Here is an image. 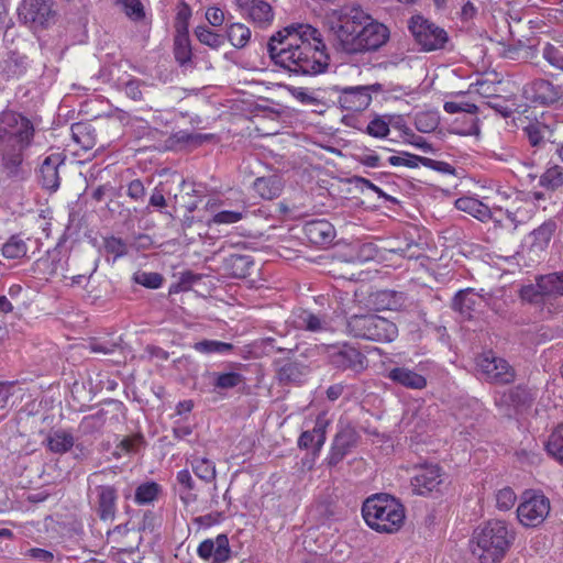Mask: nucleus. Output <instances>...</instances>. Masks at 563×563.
Masks as SVG:
<instances>
[{
  "mask_svg": "<svg viewBox=\"0 0 563 563\" xmlns=\"http://www.w3.org/2000/svg\"><path fill=\"white\" fill-rule=\"evenodd\" d=\"M118 467H109L93 472L88 476V484L96 485L97 493V512L101 520H113L117 511L118 488L106 484L113 478Z\"/></svg>",
  "mask_w": 563,
  "mask_h": 563,
  "instance_id": "nucleus-8",
  "label": "nucleus"
},
{
  "mask_svg": "<svg viewBox=\"0 0 563 563\" xmlns=\"http://www.w3.org/2000/svg\"><path fill=\"white\" fill-rule=\"evenodd\" d=\"M539 184L547 190H556L563 185V168L558 165L548 168L541 175Z\"/></svg>",
  "mask_w": 563,
  "mask_h": 563,
  "instance_id": "nucleus-48",
  "label": "nucleus"
},
{
  "mask_svg": "<svg viewBox=\"0 0 563 563\" xmlns=\"http://www.w3.org/2000/svg\"><path fill=\"white\" fill-rule=\"evenodd\" d=\"M251 35L252 32L250 27L243 23H231L227 27L228 40L239 49L244 48L249 44Z\"/></svg>",
  "mask_w": 563,
  "mask_h": 563,
  "instance_id": "nucleus-39",
  "label": "nucleus"
},
{
  "mask_svg": "<svg viewBox=\"0 0 563 563\" xmlns=\"http://www.w3.org/2000/svg\"><path fill=\"white\" fill-rule=\"evenodd\" d=\"M360 434L351 423L340 424L332 441L327 463L336 466L357 445Z\"/></svg>",
  "mask_w": 563,
  "mask_h": 563,
  "instance_id": "nucleus-13",
  "label": "nucleus"
},
{
  "mask_svg": "<svg viewBox=\"0 0 563 563\" xmlns=\"http://www.w3.org/2000/svg\"><path fill=\"white\" fill-rule=\"evenodd\" d=\"M71 136L74 141L85 151L95 147L97 135L95 128L88 122H77L71 125Z\"/></svg>",
  "mask_w": 563,
  "mask_h": 563,
  "instance_id": "nucleus-34",
  "label": "nucleus"
},
{
  "mask_svg": "<svg viewBox=\"0 0 563 563\" xmlns=\"http://www.w3.org/2000/svg\"><path fill=\"white\" fill-rule=\"evenodd\" d=\"M287 322L294 329L310 332H321L328 329V322L324 318L302 308L292 310Z\"/></svg>",
  "mask_w": 563,
  "mask_h": 563,
  "instance_id": "nucleus-23",
  "label": "nucleus"
},
{
  "mask_svg": "<svg viewBox=\"0 0 563 563\" xmlns=\"http://www.w3.org/2000/svg\"><path fill=\"white\" fill-rule=\"evenodd\" d=\"M240 13L261 29L273 24L275 12L266 0H235Z\"/></svg>",
  "mask_w": 563,
  "mask_h": 563,
  "instance_id": "nucleus-14",
  "label": "nucleus"
},
{
  "mask_svg": "<svg viewBox=\"0 0 563 563\" xmlns=\"http://www.w3.org/2000/svg\"><path fill=\"white\" fill-rule=\"evenodd\" d=\"M330 424V420L325 412H321L317 416L314 427L310 430L314 434L316 439V454H319L327 440V428Z\"/></svg>",
  "mask_w": 563,
  "mask_h": 563,
  "instance_id": "nucleus-50",
  "label": "nucleus"
},
{
  "mask_svg": "<svg viewBox=\"0 0 563 563\" xmlns=\"http://www.w3.org/2000/svg\"><path fill=\"white\" fill-rule=\"evenodd\" d=\"M372 301L377 310H399L406 302V295L401 291L383 289L372 296Z\"/></svg>",
  "mask_w": 563,
  "mask_h": 563,
  "instance_id": "nucleus-29",
  "label": "nucleus"
},
{
  "mask_svg": "<svg viewBox=\"0 0 563 563\" xmlns=\"http://www.w3.org/2000/svg\"><path fill=\"white\" fill-rule=\"evenodd\" d=\"M439 124L438 117L434 113L421 112L416 115L415 125L416 129L423 133H429Z\"/></svg>",
  "mask_w": 563,
  "mask_h": 563,
  "instance_id": "nucleus-57",
  "label": "nucleus"
},
{
  "mask_svg": "<svg viewBox=\"0 0 563 563\" xmlns=\"http://www.w3.org/2000/svg\"><path fill=\"white\" fill-rule=\"evenodd\" d=\"M191 16L190 7L183 2L178 8L176 19H175V33H189L188 25L189 19Z\"/></svg>",
  "mask_w": 563,
  "mask_h": 563,
  "instance_id": "nucleus-60",
  "label": "nucleus"
},
{
  "mask_svg": "<svg viewBox=\"0 0 563 563\" xmlns=\"http://www.w3.org/2000/svg\"><path fill=\"white\" fill-rule=\"evenodd\" d=\"M1 165L2 170L8 178L21 180L24 179L29 170L24 168V151L26 148H19L12 146H1Z\"/></svg>",
  "mask_w": 563,
  "mask_h": 563,
  "instance_id": "nucleus-22",
  "label": "nucleus"
},
{
  "mask_svg": "<svg viewBox=\"0 0 563 563\" xmlns=\"http://www.w3.org/2000/svg\"><path fill=\"white\" fill-rule=\"evenodd\" d=\"M200 559L208 561L212 559L213 563H225L231 558V549L227 534H218L217 538L203 540L197 549Z\"/></svg>",
  "mask_w": 563,
  "mask_h": 563,
  "instance_id": "nucleus-18",
  "label": "nucleus"
},
{
  "mask_svg": "<svg viewBox=\"0 0 563 563\" xmlns=\"http://www.w3.org/2000/svg\"><path fill=\"white\" fill-rule=\"evenodd\" d=\"M106 424V416L102 411L84 417L79 424V430L85 435L100 433Z\"/></svg>",
  "mask_w": 563,
  "mask_h": 563,
  "instance_id": "nucleus-47",
  "label": "nucleus"
},
{
  "mask_svg": "<svg viewBox=\"0 0 563 563\" xmlns=\"http://www.w3.org/2000/svg\"><path fill=\"white\" fill-rule=\"evenodd\" d=\"M483 297L473 289L460 290L453 299L452 307L465 320L473 318L474 313L482 306Z\"/></svg>",
  "mask_w": 563,
  "mask_h": 563,
  "instance_id": "nucleus-24",
  "label": "nucleus"
},
{
  "mask_svg": "<svg viewBox=\"0 0 563 563\" xmlns=\"http://www.w3.org/2000/svg\"><path fill=\"white\" fill-rule=\"evenodd\" d=\"M514 200L510 206L505 208L506 219L509 223L500 224V227L516 230L520 224L526 223L533 214V205L521 198V195L514 192ZM495 222L501 223V220L495 219Z\"/></svg>",
  "mask_w": 563,
  "mask_h": 563,
  "instance_id": "nucleus-19",
  "label": "nucleus"
},
{
  "mask_svg": "<svg viewBox=\"0 0 563 563\" xmlns=\"http://www.w3.org/2000/svg\"><path fill=\"white\" fill-rule=\"evenodd\" d=\"M375 86L345 87L339 90L338 104L346 111L365 110L372 102V91Z\"/></svg>",
  "mask_w": 563,
  "mask_h": 563,
  "instance_id": "nucleus-15",
  "label": "nucleus"
},
{
  "mask_svg": "<svg viewBox=\"0 0 563 563\" xmlns=\"http://www.w3.org/2000/svg\"><path fill=\"white\" fill-rule=\"evenodd\" d=\"M386 377L405 388L421 390L427 387V378L405 366H397L388 371Z\"/></svg>",
  "mask_w": 563,
  "mask_h": 563,
  "instance_id": "nucleus-25",
  "label": "nucleus"
},
{
  "mask_svg": "<svg viewBox=\"0 0 563 563\" xmlns=\"http://www.w3.org/2000/svg\"><path fill=\"white\" fill-rule=\"evenodd\" d=\"M174 56L180 67L187 68L192 66V51L189 33H175Z\"/></svg>",
  "mask_w": 563,
  "mask_h": 563,
  "instance_id": "nucleus-33",
  "label": "nucleus"
},
{
  "mask_svg": "<svg viewBox=\"0 0 563 563\" xmlns=\"http://www.w3.org/2000/svg\"><path fill=\"white\" fill-rule=\"evenodd\" d=\"M63 165V159L58 154L47 156L40 167V183L43 188L55 191L60 184L58 168Z\"/></svg>",
  "mask_w": 563,
  "mask_h": 563,
  "instance_id": "nucleus-27",
  "label": "nucleus"
},
{
  "mask_svg": "<svg viewBox=\"0 0 563 563\" xmlns=\"http://www.w3.org/2000/svg\"><path fill=\"white\" fill-rule=\"evenodd\" d=\"M133 282L150 289L162 287L164 277L156 272H136L133 275Z\"/></svg>",
  "mask_w": 563,
  "mask_h": 563,
  "instance_id": "nucleus-51",
  "label": "nucleus"
},
{
  "mask_svg": "<svg viewBox=\"0 0 563 563\" xmlns=\"http://www.w3.org/2000/svg\"><path fill=\"white\" fill-rule=\"evenodd\" d=\"M516 500L517 496L510 487H504L496 493V507L501 511L512 508Z\"/></svg>",
  "mask_w": 563,
  "mask_h": 563,
  "instance_id": "nucleus-58",
  "label": "nucleus"
},
{
  "mask_svg": "<svg viewBox=\"0 0 563 563\" xmlns=\"http://www.w3.org/2000/svg\"><path fill=\"white\" fill-rule=\"evenodd\" d=\"M197 40L212 49H218L224 44V36L210 30L206 25H199L195 29Z\"/></svg>",
  "mask_w": 563,
  "mask_h": 563,
  "instance_id": "nucleus-46",
  "label": "nucleus"
},
{
  "mask_svg": "<svg viewBox=\"0 0 563 563\" xmlns=\"http://www.w3.org/2000/svg\"><path fill=\"white\" fill-rule=\"evenodd\" d=\"M162 488L155 482H146L135 489L134 500L139 505H147L157 499Z\"/></svg>",
  "mask_w": 563,
  "mask_h": 563,
  "instance_id": "nucleus-44",
  "label": "nucleus"
},
{
  "mask_svg": "<svg viewBox=\"0 0 563 563\" xmlns=\"http://www.w3.org/2000/svg\"><path fill=\"white\" fill-rule=\"evenodd\" d=\"M122 5L124 13L134 21H141L145 16L144 7L140 0H117Z\"/></svg>",
  "mask_w": 563,
  "mask_h": 563,
  "instance_id": "nucleus-55",
  "label": "nucleus"
},
{
  "mask_svg": "<svg viewBox=\"0 0 563 563\" xmlns=\"http://www.w3.org/2000/svg\"><path fill=\"white\" fill-rule=\"evenodd\" d=\"M454 205L457 210L466 212L482 222L495 220L490 208L476 198L461 197L455 200Z\"/></svg>",
  "mask_w": 563,
  "mask_h": 563,
  "instance_id": "nucleus-28",
  "label": "nucleus"
},
{
  "mask_svg": "<svg viewBox=\"0 0 563 563\" xmlns=\"http://www.w3.org/2000/svg\"><path fill=\"white\" fill-rule=\"evenodd\" d=\"M253 189L263 199L272 200L282 194L283 181L279 176L258 177L253 183Z\"/></svg>",
  "mask_w": 563,
  "mask_h": 563,
  "instance_id": "nucleus-31",
  "label": "nucleus"
},
{
  "mask_svg": "<svg viewBox=\"0 0 563 563\" xmlns=\"http://www.w3.org/2000/svg\"><path fill=\"white\" fill-rule=\"evenodd\" d=\"M245 210L236 211V210H223L216 213L211 220L212 223L216 224H231L239 222L243 219Z\"/></svg>",
  "mask_w": 563,
  "mask_h": 563,
  "instance_id": "nucleus-62",
  "label": "nucleus"
},
{
  "mask_svg": "<svg viewBox=\"0 0 563 563\" xmlns=\"http://www.w3.org/2000/svg\"><path fill=\"white\" fill-rule=\"evenodd\" d=\"M441 483L442 473L438 465H426L419 467L411 481L413 492L421 496L437 490Z\"/></svg>",
  "mask_w": 563,
  "mask_h": 563,
  "instance_id": "nucleus-21",
  "label": "nucleus"
},
{
  "mask_svg": "<svg viewBox=\"0 0 563 563\" xmlns=\"http://www.w3.org/2000/svg\"><path fill=\"white\" fill-rule=\"evenodd\" d=\"M445 112L450 114L466 112L471 114H475L478 110L477 106L468 102H455V101H446L443 106Z\"/></svg>",
  "mask_w": 563,
  "mask_h": 563,
  "instance_id": "nucleus-64",
  "label": "nucleus"
},
{
  "mask_svg": "<svg viewBox=\"0 0 563 563\" xmlns=\"http://www.w3.org/2000/svg\"><path fill=\"white\" fill-rule=\"evenodd\" d=\"M365 132L373 137L384 139L390 132L389 123L380 117H375L367 124Z\"/></svg>",
  "mask_w": 563,
  "mask_h": 563,
  "instance_id": "nucleus-54",
  "label": "nucleus"
},
{
  "mask_svg": "<svg viewBox=\"0 0 563 563\" xmlns=\"http://www.w3.org/2000/svg\"><path fill=\"white\" fill-rule=\"evenodd\" d=\"M323 25L339 51L349 55L376 52L389 40L388 27L375 20L360 4L347 3L330 9Z\"/></svg>",
  "mask_w": 563,
  "mask_h": 563,
  "instance_id": "nucleus-2",
  "label": "nucleus"
},
{
  "mask_svg": "<svg viewBox=\"0 0 563 563\" xmlns=\"http://www.w3.org/2000/svg\"><path fill=\"white\" fill-rule=\"evenodd\" d=\"M522 92L527 100L543 107H551L562 99L563 86L547 78H536L523 86Z\"/></svg>",
  "mask_w": 563,
  "mask_h": 563,
  "instance_id": "nucleus-11",
  "label": "nucleus"
},
{
  "mask_svg": "<svg viewBox=\"0 0 563 563\" xmlns=\"http://www.w3.org/2000/svg\"><path fill=\"white\" fill-rule=\"evenodd\" d=\"M516 539L512 527L504 520H489L477 529L471 550L479 563H500Z\"/></svg>",
  "mask_w": 563,
  "mask_h": 563,
  "instance_id": "nucleus-3",
  "label": "nucleus"
},
{
  "mask_svg": "<svg viewBox=\"0 0 563 563\" xmlns=\"http://www.w3.org/2000/svg\"><path fill=\"white\" fill-rule=\"evenodd\" d=\"M53 0H23L19 18L25 24L44 26L53 16Z\"/></svg>",
  "mask_w": 563,
  "mask_h": 563,
  "instance_id": "nucleus-16",
  "label": "nucleus"
},
{
  "mask_svg": "<svg viewBox=\"0 0 563 563\" xmlns=\"http://www.w3.org/2000/svg\"><path fill=\"white\" fill-rule=\"evenodd\" d=\"M278 365L277 377L279 382L285 385L300 384L309 374V367L300 361L287 358L285 361H278Z\"/></svg>",
  "mask_w": 563,
  "mask_h": 563,
  "instance_id": "nucleus-26",
  "label": "nucleus"
},
{
  "mask_svg": "<svg viewBox=\"0 0 563 563\" xmlns=\"http://www.w3.org/2000/svg\"><path fill=\"white\" fill-rule=\"evenodd\" d=\"M34 134L35 129L29 118L11 110L0 112V146L29 148Z\"/></svg>",
  "mask_w": 563,
  "mask_h": 563,
  "instance_id": "nucleus-6",
  "label": "nucleus"
},
{
  "mask_svg": "<svg viewBox=\"0 0 563 563\" xmlns=\"http://www.w3.org/2000/svg\"><path fill=\"white\" fill-rule=\"evenodd\" d=\"M523 131L532 146H539L552 136L550 126L540 121L530 122Z\"/></svg>",
  "mask_w": 563,
  "mask_h": 563,
  "instance_id": "nucleus-40",
  "label": "nucleus"
},
{
  "mask_svg": "<svg viewBox=\"0 0 563 563\" xmlns=\"http://www.w3.org/2000/svg\"><path fill=\"white\" fill-rule=\"evenodd\" d=\"M224 269L234 278H245L254 265L250 255L231 254L224 258Z\"/></svg>",
  "mask_w": 563,
  "mask_h": 563,
  "instance_id": "nucleus-32",
  "label": "nucleus"
},
{
  "mask_svg": "<svg viewBox=\"0 0 563 563\" xmlns=\"http://www.w3.org/2000/svg\"><path fill=\"white\" fill-rule=\"evenodd\" d=\"M209 139L207 134L191 133L185 130H180L173 134V140L178 144H194L200 145Z\"/></svg>",
  "mask_w": 563,
  "mask_h": 563,
  "instance_id": "nucleus-61",
  "label": "nucleus"
},
{
  "mask_svg": "<svg viewBox=\"0 0 563 563\" xmlns=\"http://www.w3.org/2000/svg\"><path fill=\"white\" fill-rule=\"evenodd\" d=\"M460 2H461L460 19L463 22H468L476 18L479 9H482L486 5L487 0H460Z\"/></svg>",
  "mask_w": 563,
  "mask_h": 563,
  "instance_id": "nucleus-53",
  "label": "nucleus"
},
{
  "mask_svg": "<svg viewBox=\"0 0 563 563\" xmlns=\"http://www.w3.org/2000/svg\"><path fill=\"white\" fill-rule=\"evenodd\" d=\"M477 366L484 378L489 383L510 384L515 380L514 368L506 360L496 356L492 351L478 357Z\"/></svg>",
  "mask_w": 563,
  "mask_h": 563,
  "instance_id": "nucleus-12",
  "label": "nucleus"
},
{
  "mask_svg": "<svg viewBox=\"0 0 563 563\" xmlns=\"http://www.w3.org/2000/svg\"><path fill=\"white\" fill-rule=\"evenodd\" d=\"M362 515L369 528L380 533H395L404 525L405 507L388 494H375L363 503Z\"/></svg>",
  "mask_w": 563,
  "mask_h": 563,
  "instance_id": "nucleus-4",
  "label": "nucleus"
},
{
  "mask_svg": "<svg viewBox=\"0 0 563 563\" xmlns=\"http://www.w3.org/2000/svg\"><path fill=\"white\" fill-rule=\"evenodd\" d=\"M214 387L219 389H231L243 383L244 377L238 372L214 374Z\"/></svg>",
  "mask_w": 563,
  "mask_h": 563,
  "instance_id": "nucleus-52",
  "label": "nucleus"
},
{
  "mask_svg": "<svg viewBox=\"0 0 563 563\" xmlns=\"http://www.w3.org/2000/svg\"><path fill=\"white\" fill-rule=\"evenodd\" d=\"M46 443L49 451L63 454L68 452L75 444L73 434L66 430H55L46 438Z\"/></svg>",
  "mask_w": 563,
  "mask_h": 563,
  "instance_id": "nucleus-36",
  "label": "nucleus"
},
{
  "mask_svg": "<svg viewBox=\"0 0 563 563\" xmlns=\"http://www.w3.org/2000/svg\"><path fill=\"white\" fill-rule=\"evenodd\" d=\"M555 230V221L549 220L543 222L539 228L530 233L531 249L537 252L544 251L548 247Z\"/></svg>",
  "mask_w": 563,
  "mask_h": 563,
  "instance_id": "nucleus-35",
  "label": "nucleus"
},
{
  "mask_svg": "<svg viewBox=\"0 0 563 563\" xmlns=\"http://www.w3.org/2000/svg\"><path fill=\"white\" fill-rule=\"evenodd\" d=\"M356 159L358 163L366 167L377 168L383 166L380 156L374 150L365 148L357 156Z\"/></svg>",
  "mask_w": 563,
  "mask_h": 563,
  "instance_id": "nucleus-63",
  "label": "nucleus"
},
{
  "mask_svg": "<svg viewBox=\"0 0 563 563\" xmlns=\"http://www.w3.org/2000/svg\"><path fill=\"white\" fill-rule=\"evenodd\" d=\"M122 339L119 336L117 339L111 338H91L88 341L87 349L91 353L111 355L118 349L121 347Z\"/></svg>",
  "mask_w": 563,
  "mask_h": 563,
  "instance_id": "nucleus-41",
  "label": "nucleus"
},
{
  "mask_svg": "<svg viewBox=\"0 0 563 563\" xmlns=\"http://www.w3.org/2000/svg\"><path fill=\"white\" fill-rule=\"evenodd\" d=\"M189 462L192 472L198 478L206 483H211L216 479L217 471L213 461L207 457L192 455Z\"/></svg>",
  "mask_w": 563,
  "mask_h": 563,
  "instance_id": "nucleus-38",
  "label": "nucleus"
},
{
  "mask_svg": "<svg viewBox=\"0 0 563 563\" xmlns=\"http://www.w3.org/2000/svg\"><path fill=\"white\" fill-rule=\"evenodd\" d=\"M267 52L276 66L296 76L319 75L330 60L321 32L305 23H291L274 33Z\"/></svg>",
  "mask_w": 563,
  "mask_h": 563,
  "instance_id": "nucleus-1",
  "label": "nucleus"
},
{
  "mask_svg": "<svg viewBox=\"0 0 563 563\" xmlns=\"http://www.w3.org/2000/svg\"><path fill=\"white\" fill-rule=\"evenodd\" d=\"M550 499L541 493L525 492L517 508L519 522L529 528L540 526L550 514Z\"/></svg>",
  "mask_w": 563,
  "mask_h": 563,
  "instance_id": "nucleus-10",
  "label": "nucleus"
},
{
  "mask_svg": "<svg viewBox=\"0 0 563 563\" xmlns=\"http://www.w3.org/2000/svg\"><path fill=\"white\" fill-rule=\"evenodd\" d=\"M547 452L563 465V423L558 426L545 443Z\"/></svg>",
  "mask_w": 563,
  "mask_h": 563,
  "instance_id": "nucleus-43",
  "label": "nucleus"
},
{
  "mask_svg": "<svg viewBox=\"0 0 563 563\" xmlns=\"http://www.w3.org/2000/svg\"><path fill=\"white\" fill-rule=\"evenodd\" d=\"M534 395L526 386L518 385L495 396V405L505 408V413L510 416L511 408L516 410L525 409L531 406Z\"/></svg>",
  "mask_w": 563,
  "mask_h": 563,
  "instance_id": "nucleus-17",
  "label": "nucleus"
},
{
  "mask_svg": "<svg viewBox=\"0 0 563 563\" xmlns=\"http://www.w3.org/2000/svg\"><path fill=\"white\" fill-rule=\"evenodd\" d=\"M26 252V243L19 235H12L2 246L3 256L11 260L21 258Z\"/></svg>",
  "mask_w": 563,
  "mask_h": 563,
  "instance_id": "nucleus-49",
  "label": "nucleus"
},
{
  "mask_svg": "<svg viewBox=\"0 0 563 563\" xmlns=\"http://www.w3.org/2000/svg\"><path fill=\"white\" fill-rule=\"evenodd\" d=\"M520 297L530 303H545V297L542 295V290L539 289V279L536 278L534 285H526L520 290Z\"/></svg>",
  "mask_w": 563,
  "mask_h": 563,
  "instance_id": "nucleus-56",
  "label": "nucleus"
},
{
  "mask_svg": "<svg viewBox=\"0 0 563 563\" xmlns=\"http://www.w3.org/2000/svg\"><path fill=\"white\" fill-rule=\"evenodd\" d=\"M104 250L108 254L113 255V261L128 253L126 243L122 239L115 236L104 239Z\"/></svg>",
  "mask_w": 563,
  "mask_h": 563,
  "instance_id": "nucleus-59",
  "label": "nucleus"
},
{
  "mask_svg": "<svg viewBox=\"0 0 563 563\" xmlns=\"http://www.w3.org/2000/svg\"><path fill=\"white\" fill-rule=\"evenodd\" d=\"M408 29L422 52L444 51L451 45L448 32L422 15H412Z\"/></svg>",
  "mask_w": 563,
  "mask_h": 563,
  "instance_id": "nucleus-7",
  "label": "nucleus"
},
{
  "mask_svg": "<svg viewBox=\"0 0 563 563\" xmlns=\"http://www.w3.org/2000/svg\"><path fill=\"white\" fill-rule=\"evenodd\" d=\"M346 332L355 339L379 343L393 342L398 336L397 325L393 321L375 313L349 317Z\"/></svg>",
  "mask_w": 563,
  "mask_h": 563,
  "instance_id": "nucleus-5",
  "label": "nucleus"
},
{
  "mask_svg": "<svg viewBox=\"0 0 563 563\" xmlns=\"http://www.w3.org/2000/svg\"><path fill=\"white\" fill-rule=\"evenodd\" d=\"M303 235L317 246H325L332 243L336 233L333 224L327 219H313L305 222Z\"/></svg>",
  "mask_w": 563,
  "mask_h": 563,
  "instance_id": "nucleus-20",
  "label": "nucleus"
},
{
  "mask_svg": "<svg viewBox=\"0 0 563 563\" xmlns=\"http://www.w3.org/2000/svg\"><path fill=\"white\" fill-rule=\"evenodd\" d=\"M541 56L552 69L563 75V46L545 43Z\"/></svg>",
  "mask_w": 563,
  "mask_h": 563,
  "instance_id": "nucleus-42",
  "label": "nucleus"
},
{
  "mask_svg": "<svg viewBox=\"0 0 563 563\" xmlns=\"http://www.w3.org/2000/svg\"><path fill=\"white\" fill-rule=\"evenodd\" d=\"M145 438L142 433H135L130 437H124L115 445L112 456L120 460L123 455L135 454L141 448L145 446Z\"/></svg>",
  "mask_w": 563,
  "mask_h": 563,
  "instance_id": "nucleus-37",
  "label": "nucleus"
},
{
  "mask_svg": "<svg viewBox=\"0 0 563 563\" xmlns=\"http://www.w3.org/2000/svg\"><path fill=\"white\" fill-rule=\"evenodd\" d=\"M192 347L202 354H228L234 349L233 344L217 340H202L196 342Z\"/></svg>",
  "mask_w": 563,
  "mask_h": 563,
  "instance_id": "nucleus-45",
  "label": "nucleus"
},
{
  "mask_svg": "<svg viewBox=\"0 0 563 563\" xmlns=\"http://www.w3.org/2000/svg\"><path fill=\"white\" fill-rule=\"evenodd\" d=\"M538 279L547 302L563 297V271L540 275Z\"/></svg>",
  "mask_w": 563,
  "mask_h": 563,
  "instance_id": "nucleus-30",
  "label": "nucleus"
},
{
  "mask_svg": "<svg viewBox=\"0 0 563 563\" xmlns=\"http://www.w3.org/2000/svg\"><path fill=\"white\" fill-rule=\"evenodd\" d=\"M325 354L329 364L340 372L360 374L368 366V360L361 350L350 342L328 345Z\"/></svg>",
  "mask_w": 563,
  "mask_h": 563,
  "instance_id": "nucleus-9",
  "label": "nucleus"
}]
</instances>
